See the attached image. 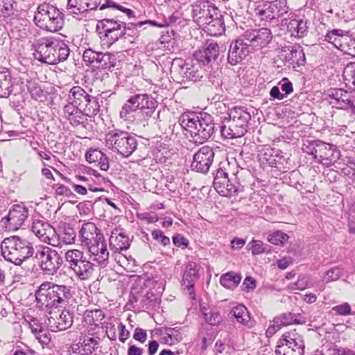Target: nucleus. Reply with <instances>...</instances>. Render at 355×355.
Segmentation results:
<instances>
[{"label": "nucleus", "instance_id": "obj_1", "mask_svg": "<svg viewBox=\"0 0 355 355\" xmlns=\"http://www.w3.org/2000/svg\"><path fill=\"white\" fill-rule=\"evenodd\" d=\"M81 245L85 247L91 260L97 264L106 266L108 263L109 251L103 234L94 223H84L78 232Z\"/></svg>", "mask_w": 355, "mask_h": 355}, {"label": "nucleus", "instance_id": "obj_2", "mask_svg": "<svg viewBox=\"0 0 355 355\" xmlns=\"http://www.w3.org/2000/svg\"><path fill=\"white\" fill-rule=\"evenodd\" d=\"M179 121L181 126L190 133L195 144H203L215 132L214 118L207 112H185L181 115Z\"/></svg>", "mask_w": 355, "mask_h": 355}, {"label": "nucleus", "instance_id": "obj_3", "mask_svg": "<svg viewBox=\"0 0 355 355\" xmlns=\"http://www.w3.org/2000/svg\"><path fill=\"white\" fill-rule=\"evenodd\" d=\"M34 49L35 58L48 64H56L64 61L70 53L65 43L53 37L39 39L35 44Z\"/></svg>", "mask_w": 355, "mask_h": 355}, {"label": "nucleus", "instance_id": "obj_4", "mask_svg": "<svg viewBox=\"0 0 355 355\" xmlns=\"http://www.w3.org/2000/svg\"><path fill=\"white\" fill-rule=\"evenodd\" d=\"M71 296L70 286L51 282H43L35 292L37 305L40 309L66 304Z\"/></svg>", "mask_w": 355, "mask_h": 355}, {"label": "nucleus", "instance_id": "obj_5", "mask_svg": "<svg viewBox=\"0 0 355 355\" xmlns=\"http://www.w3.org/2000/svg\"><path fill=\"white\" fill-rule=\"evenodd\" d=\"M1 249L4 259L16 266H20L34 254L32 244L17 236L4 239Z\"/></svg>", "mask_w": 355, "mask_h": 355}, {"label": "nucleus", "instance_id": "obj_6", "mask_svg": "<svg viewBox=\"0 0 355 355\" xmlns=\"http://www.w3.org/2000/svg\"><path fill=\"white\" fill-rule=\"evenodd\" d=\"M250 114L241 107H235L229 112V119L220 126L221 136L225 139L238 138L247 132Z\"/></svg>", "mask_w": 355, "mask_h": 355}, {"label": "nucleus", "instance_id": "obj_7", "mask_svg": "<svg viewBox=\"0 0 355 355\" xmlns=\"http://www.w3.org/2000/svg\"><path fill=\"white\" fill-rule=\"evenodd\" d=\"M34 21L41 29L49 32H57L64 25V15L56 7L44 3L38 6L35 13Z\"/></svg>", "mask_w": 355, "mask_h": 355}, {"label": "nucleus", "instance_id": "obj_8", "mask_svg": "<svg viewBox=\"0 0 355 355\" xmlns=\"http://www.w3.org/2000/svg\"><path fill=\"white\" fill-rule=\"evenodd\" d=\"M105 145L123 157H128L137 149V140L128 132L114 129L106 134Z\"/></svg>", "mask_w": 355, "mask_h": 355}, {"label": "nucleus", "instance_id": "obj_9", "mask_svg": "<svg viewBox=\"0 0 355 355\" xmlns=\"http://www.w3.org/2000/svg\"><path fill=\"white\" fill-rule=\"evenodd\" d=\"M68 101L83 110L88 117L96 116L100 111L98 98L90 95L80 86L73 87L69 93Z\"/></svg>", "mask_w": 355, "mask_h": 355}, {"label": "nucleus", "instance_id": "obj_10", "mask_svg": "<svg viewBox=\"0 0 355 355\" xmlns=\"http://www.w3.org/2000/svg\"><path fill=\"white\" fill-rule=\"evenodd\" d=\"M304 352L303 337L295 329L284 334L279 339L275 349L277 355H303Z\"/></svg>", "mask_w": 355, "mask_h": 355}, {"label": "nucleus", "instance_id": "obj_11", "mask_svg": "<svg viewBox=\"0 0 355 355\" xmlns=\"http://www.w3.org/2000/svg\"><path fill=\"white\" fill-rule=\"evenodd\" d=\"M41 270L46 275H53L63 263L62 257L57 250L49 246H40L35 252Z\"/></svg>", "mask_w": 355, "mask_h": 355}, {"label": "nucleus", "instance_id": "obj_12", "mask_svg": "<svg viewBox=\"0 0 355 355\" xmlns=\"http://www.w3.org/2000/svg\"><path fill=\"white\" fill-rule=\"evenodd\" d=\"M288 11L286 0L259 2L254 9V15L261 21L270 22L283 17Z\"/></svg>", "mask_w": 355, "mask_h": 355}, {"label": "nucleus", "instance_id": "obj_13", "mask_svg": "<svg viewBox=\"0 0 355 355\" xmlns=\"http://www.w3.org/2000/svg\"><path fill=\"white\" fill-rule=\"evenodd\" d=\"M325 100L333 107L345 110L355 115V94L340 88L330 89L325 94Z\"/></svg>", "mask_w": 355, "mask_h": 355}, {"label": "nucleus", "instance_id": "obj_14", "mask_svg": "<svg viewBox=\"0 0 355 355\" xmlns=\"http://www.w3.org/2000/svg\"><path fill=\"white\" fill-rule=\"evenodd\" d=\"M102 27L104 32L103 41L110 46L126 34V23L116 18H105L98 21V27Z\"/></svg>", "mask_w": 355, "mask_h": 355}, {"label": "nucleus", "instance_id": "obj_15", "mask_svg": "<svg viewBox=\"0 0 355 355\" xmlns=\"http://www.w3.org/2000/svg\"><path fill=\"white\" fill-rule=\"evenodd\" d=\"M171 71L178 82L184 80L196 82L201 77L196 66L186 62L182 59L173 60Z\"/></svg>", "mask_w": 355, "mask_h": 355}, {"label": "nucleus", "instance_id": "obj_16", "mask_svg": "<svg viewBox=\"0 0 355 355\" xmlns=\"http://www.w3.org/2000/svg\"><path fill=\"white\" fill-rule=\"evenodd\" d=\"M32 232L42 241L52 246L58 245L57 232L46 221L34 219L31 226Z\"/></svg>", "mask_w": 355, "mask_h": 355}, {"label": "nucleus", "instance_id": "obj_17", "mask_svg": "<svg viewBox=\"0 0 355 355\" xmlns=\"http://www.w3.org/2000/svg\"><path fill=\"white\" fill-rule=\"evenodd\" d=\"M215 156L214 148L209 146L201 147L193 155L191 167L192 170L202 173L209 171Z\"/></svg>", "mask_w": 355, "mask_h": 355}, {"label": "nucleus", "instance_id": "obj_18", "mask_svg": "<svg viewBox=\"0 0 355 355\" xmlns=\"http://www.w3.org/2000/svg\"><path fill=\"white\" fill-rule=\"evenodd\" d=\"M242 35L250 47L252 46L256 49L266 47L272 39V32L268 28L249 29Z\"/></svg>", "mask_w": 355, "mask_h": 355}, {"label": "nucleus", "instance_id": "obj_19", "mask_svg": "<svg viewBox=\"0 0 355 355\" xmlns=\"http://www.w3.org/2000/svg\"><path fill=\"white\" fill-rule=\"evenodd\" d=\"M28 216V209L24 205H14L8 216L1 219V223L8 230H18Z\"/></svg>", "mask_w": 355, "mask_h": 355}, {"label": "nucleus", "instance_id": "obj_20", "mask_svg": "<svg viewBox=\"0 0 355 355\" xmlns=\"http://www.w3.org/2000/svg\"><path fill=\"white\" fill-rule=\"evenodd\" d=\"M218 169H222L225 172L226 175L238 185L244 181L245 177L250 175V171L243 167L239 159L235 157L227 158V162L223 163Z\"/></svg>", "mask_w": 355, "mask_h": 355}, {"label": "nucleus", "instance_id": "obj_21", "mask_svg": "<svg viewBox=\"0 0 355 355\" xmlns=\"http://www.w3.org/2000/svg\"><path fill=\"white\" fill-rule=\"evenodd\" d=\"M218 9L207 1H197L193 5L192 14L193 21L201 27L207 20L218 14Z\"/></svg>", "mask_w": 355, "mask_h": 355}, {"label": "nucleus", "instance_id": "obj_22", "mask_svg": "<svg viewBox=\"0 0 355 355\" xmlns=\"http://www.w3.org/2000/svg\"><path fill=\"white\" fill-rule=\"evenodd\" d=\"M250 51V47L242 35L231 43L227 61L231 65H236L241 62L249 54Z\"/></svg>", "mask_w": 355, "mask_h": 355}, {"label": "nucleus", "instance_id": "obj_23", "mask_svg": "<svg viewBox=\"0 0 355 355\" xmlns=\"http://www.w3.org/2000/svg\"><path fill=\"white\" fill-rule=\"evenodd\" d=\"M135 99L138 106V114L141 120L147 121L152 117L157 107V101L152 96L147 94H135Z\"/></svg>", "mask_w": 355, "mask_h": 355}, {"label": "nucleus", "instance_id": "obj_24", "mask_svg": "<svg viewBox=\"0 0 355 355\" xmlns=\"http://www.w3.org/2000/svg\"><path fill=\"white\" fill-rule=\"evenodd\" d=\"M199 266L196 262H189L185 268L182 286L183 289L187 291V294L190 298L195 299L194 285L195 282L199 279Z\"/></svg>", "mask_w": 355, "mask_h": 355}, {"label": "nucleus", "instance_id": "obj_25", "mask_svg": "<svg viewBox=\"0 0 355 355\" xmlns=\"http://www.w3.org/2000/svg\"><path fill=\"white\" fill-rule=\"evenodd\" d=\"M213 185L216 191L223 196L232 195L238 190V184L227 176L225 172L218 168L214 178Z\"/></svg>", "mask_w": 355, "mask_h": 355}, {"label": "nucleus", "instance_id": "obj_26", "mask_svg": "<svg viewBox=\"0 0 355 355\" xmlns=\"http://www.w3.org/2000/svg\"><path fill=\"white\" fill-rule=\"evenodd\" d=\"M339 156L340 152L336 146L320 141L315 160L324 166H330Z\"/></svg>", "mask_w": 355, "mask_h": 355}, {"label": "nucleus", "instance_id": "obj_27", "mask_svg": "<svg viewBox=\"0 0 355 355\" xmlns=\"http://www.w3.org/2000/svg\"><path fill=\"white\" fill-rule=\"evenodd\" d=\"M73 324V315L69 311L64 310L58 317H50L48 327L51 331L57 332L69 328Z\"/></svg>", "mask_w": 355, "mask_h": 355}, {"label": "nucleus", "instance_id": "obj_28", "mask_svg": "<svg viewBox=\"0 0 355 355\" xmlns=\"http://www.w3.org/2000/svg\"><path fill=\"white\" fill-rule=\"evenodd\" d=\"M228 317L232 321L235 320L248 328L254 327L255 324L254 320L251 319L248 309L241 304L233 306L228 314Z\"/></svg>", "mask_w": 355, "mask_h": 355}, {"label": "nucleus", "instance_id": "obj_29", "mask_svg": "<svg viewBox=\"0 0 355 355\" xmlns=\"http://www.w3.org/2000/svg\"><path fill=\"white\" fill-rule=\"evenodd\" d=\"M219 47L216 42H207L202 50L195 53V58L203 64H207L216 60L218 55Z\"/></svg>", "mask_w": 355, "mask_h": 355}, {"label": "nucleus", "instance_id": "obj_30", "mask_svg": "<svg viewBox=\"0 0 355 355\" xmlns=\"http://www.w3.org/2000/svg\"><path fill=\"white\" fill-rule=\"evenodd\" d=\"M110 246L115 252L126 250L130 247L129 237L121 228H115L110 237Z\"/></svg>", "mask_w": 355, "mask_h": 355}, {"label": "nucleus", "instance_id": "obj_31", "mask_svg": "<svg viewBox=\"0 0 355 355\" xmlns=\"http://www.w3.org/2000/svg\"><path fill=\"white\" fill-rule=\"evenodd\" d=\"M100 336L94 329H88L87 333L84 336L83 343L78 347V353H84L86 355H91L96 346L98 345Z\"/></svg>", "mask_w": 355, "mask_h": 355}, {"label": "nucleus", "instance_id": "obj_32", "mask_svg": "<svg viewBox=\"0 0 355 355\" xmlns=\"http://www.w3.org/2000/svg\"><path fill=\"white\" fill-rule=\"evenodd\" d=\"M85 159L89 163L94 164L103 171H107L110 167L108 157L98 149H89L85 153Z\"/></svg>", "mask_w": 355, "mask_h": 355}, {"label": "nucleus", "instance_id": "obj_33", "mask_svg": "<svg viewBox=\"0 0 355 355\" xmlns=\"http://www.w3.org/2000/svg\"><path fill=\"white\" fill-rule=\"evenodd\" d=\"M221 17L222 15L218 12V14L207 20L201 28L209 35H221L225 32L224 22Z\"/></svg>", "mask_w": 355, "mask_h": 355}, {"label": "nucleus", "instance_id": "obj_34", "mask_svg": "<svg viewBox=\"0 0 355 355\" xmlns=\"http://www.w3.org/2000/svg\"><path fill=\"white\" fill-rule=\"evenodd\" d=\"M287 29L292 37L302 38L308 32L307 21L301 18L291 19Z\"/></svg>", "mask_w": 355, "mask_h": 355}, {"label": "nucleus", "instance_id": "obj_35", "mask_svg": "<svg viewBox=\"0 0 355 355\" xmlns=\"http://www.w3.org/2000/svg\"><path fill=\"white\" fill-rule=\"evenodd\" d=\"M94 265L90 261L84 257L74 267H71V270L74 272L76 275L81 280L89 279L94 272Z\"/></svg>", "mask_w": 355, "mask_h": 355}, {"label": "nucleus", "instance_id": "obj_36", "mask_svg": "<svg viewBox=\"0 0 355 355\" xmlns=\"http://www.w3.org/2000/svg\"><path fill=\"white\" fill-rule=\"evenodd\" d=\"M138 112V106L134 95L123 105L120 112V117L124 121L132 122L135 121L136 115L139 116Z\"/></svg>", "mask_w": 355, "mask_h": 355}, {"label": "nucleus", "instance_id": "obj_37", "mask_svg": "<svg viewBox=\"0 0 355 355\" xmlns=\"http://www.w3.org/2000/svg\"><path fill=\"white\" fill-rule=\"evenodd\" d=\"M349 31L342 29H333L326 33L324 40L340 49L343 46L344 40H346V37L349 36Z\"/></svg>", "mask_w": 355, "mask_h": 355}, {"label": "nucleus", "instance_id": "obj_38", "mask_svg": "<svg viewBox=\"0 0 355 355\" xmlns=\"http://www.w3.org/2000/svg\"><path fill=\"white\" fill-rule=\"evenodd\" d=\"M284 51H288L285 55V60L287 62H296L298 66L303 65L306 62L305 54L300 46H292L285 47Z\"/></svg>", "mask_w": 355, "mask_h": 355}, {"label": "nucleus", "instance_id": "obj_39", "mask_svg": "<svg viewBox=\"0 0 355 355\" xmlns=\"http://www.w3.org/2000/svg\"><path fill=\"white\" fill-rule=\"evenodd\" d=\"M275 322L281 324L282 327L292 324L305 323V318L301 314H295L293 313H286L275 318Z\"/></svg>", "mask_w": 355, "mask_h": 355}, {"label": "nucleus", "instance_id": "obj_40", "mask_svg": "<svg viewBox=\"0 0 355 355\" xmlns=\"http://www.w3.org/2000/svg\"><path fill=\"white\" fill-rule=\"evenodd\" d=\"M241 278L240 274L232 271L223 274L220 278V282L225 288L233 290L240 284Z\"/></svg>", "mask_w": 355, "mask_h": 355}, {"label": "nucleus", "instance_id": "obj_41", "mask_svg": "<svg viewBox=\"0 0 355 355\" xmlns=\"http://www.w3.org/2000/svg\"><path fill=\"white\" fill-rule=\"evenodd\" d=\"M76 238V234L73 227L69 225L64 226L63 230L60 232L57 233L58 245H60L61 243L70 245L75 243Z\"/></svg>", "mask_w": 355, "mask_h": 355}, {"label": "nucleus", "instance_id": "obj_42", "mask_svg": "<svg viewBox=\"0 0 355 355\" xmlns=\"http://www.w3.org/2000/svg\"><path fill=\"white\" fill-rule=\"evenodd\" d=\"M105 318L104 312L101 309H94L87 311L85 313V319L92 327L89 329H99V324L102 323V320Z\"/></svg>", "mask_w": 355, "mask_h": 355}, {"label": "nucleus", "instance_id": "obj_43", "mask_svg": "<svg viewBox=\"0 0 355 355\" xmlns=\"http://www.w3.org/2000/svg\"><path fill=\"white\" fill-rule=\"evenodd\" d=\"M12 87L11 76L0 73V98H8L12 92Z\"/></svg>", "mask_w": 355, "mask_h": 355}, {"label": "nucleus", "instance_id": "obj_44", "mask_svg": "<svg viewBox=\"0 0 355 355\" xmlns=\"http://www.w3.org/2000/svg\"><path fill=\"white\" fill-rule=\"evenodd\" d=\"M160 298L158 295L153 292H148L141 299L140 304L142 309L153 310L159 306Z\"/></svg>", "mask_w": 355, "mask_h": 355}, {"label": "nucleus", "instance_id": "obj_45", "mask_svg": "<svg viewBox=\"0 0 355 355\" xmlns=\"http://www.w3.org/2000/svg\"><path fill=\"white\" fill-rule=\"evenodd\" d=\"M84 252L78 249L67 250L64 254V259L68 264V267L71 270L84 258Z\"/></svg>", "mask_w": 355, "mask_h": 355}, {"label": "nucleus", "instance_id": "obj_46", "mask_svg": "<svg viewBox=\"0 0 355 355\" xmlns=\"http://www.w3.org/2000/svg\"><path fill=\"white\" fill-rule=\"evenodd\" d=\"M103 52L96 51L89 48L85 49L83 55V59L85 62L98 68V64L101 61V55Z\"/></svg>", "mask_w": 355, "mask_h": 355}, {"label": "nucleus", "instance_id": "obj_47", "mask_svg": "<svg viewBox=\"0 0 355 355\" xmlns=\"http://www.w3.org/2000/svg\"><path fill=\"white\" fill-rule=\"evenodd\" d=\"M107 8H111L114 10H119L124 13L129 19L135 17V12L130 8H125L122 5L118 4L117 3L112 0H106L105 2L100 6V10H105Z\"/></svg>", "mask_w": 355, "mask_h": 355}, {"label": "nucleus", "instance_id": "obj_48", "mask_svg": "<svg viewBox=\"0 0 355 355\" xmlns=\"http://www.w3.org/2000/svg\"><path fill=\"white\" fill-rule=\"evenodd\" d=\"M275 153H279V149L264 147L260 150L259 154L260 161L263 164L272 166V165L275 164V159H274Z\"/></svg>", "mask_w": 355, "mask_h": 355}, {"label": "nucleus", "instance_id": "obj_49", "mask_svg": "<svg viewBox=\"0 0 355 355\" xmlns=\"http://www.w3.org/2000/svg\"><path fill=\"white\" fill-rule=\"evenodd\" d=\"M101 60L98 69L111 71L116 65V57L114 53H103Z\"/></svg>", "mask_w": 355, "mask_h": 355}, {"label": "nucleus", "instance_id": "obj_50", "mask_svg": "<svg viewBox=\"0 0 355 355\" xmlns=\"http://www.w3.org/2000/svg\"><path fill=\"white\" fill-rule=\"evenodd\" d=\"M313 286V284L311 282L310 277L307 275H301L298 277V279L295 283L290 284L288 285V288L292 291H302L306 288H311Z\"/></svg>", "mask_w": 355, "mask_h": 355}, {"label": "nucleus", "instance_id": "obj_51", "mask_svg": "<svg viewBox=\"0 0 355 355\" xmlns=\"http://www.w3.org/2000/svg\"><path fill=\"white\" fill-rule=\"evenodd\" d=\"M67 10L70 14L76 15L85 13V2L84 0H68Z\"/></svg>", "mask_w": 355, "mask_h": 355}, {"label": "nucleus", "instance_id": "obj_52", "mask_svg": "<svg viewBox=\"0 0 355 355\" xmlns=\"http://www.w3.org/2000/svg\"><path fill=\"white\" fill-rule=\"evenodd\" d=\"M166 341L171 345L180 342L182 340L180 330L177 328L168 327L165 329Z\"/></svg>", "mask_w": 355, "mask_h": 355}, {"label": "nucleus", "instance_id": "obj_53", "mask_svg": "<svg viewBox=\"0 0 355 355\" xmlns=\"http://www.w3.org/2000/svg\"><path fill=\"white\" fill-rule=\"evenodd\" d=\"M288 238L286 233L282 231H275L268 235V241L273 245H279L284 244Z\"/></svg>", "mask_w": 355, "mask_h": 355}, {"label": "nucleus", "instance_id": "obj_54", "mask_svg": "<svg viewBox=\"0 0 355 355\" xmlns=\"http://www.w3.org/2000/svg\"><path fill=\"white\" fill-rule=\"evenodd\" d=\"M14 0H0V16L8 17L13 14Z\"/></svg>", "mask_w": 355, "mask_h": 355}, {"label": "nucleus", "instance_id": "obj_55", "mask_svg": "<svg viewBox=\"0 0 355 355\" xmlns=\"http://www.w3.org/2000/svg\"><path fill=\"white\" fill-rule=\"evenodd\" d=\"M177 20V17H175L174 15L170 16L168 19H165L162 21V22H157L156 21L153 20H146L144 21H140L139 24L140 26H142L144 24H150L153 26H157L159 28H163L166 26H168L174 23H175Z\"/></svg>", "mask_w": 355, "mask_h": 355}, {"label": "nucleus", "instance_id": "obj_56", "mask_svg": "<svg viewBox=\"0 0 355 355\" xmlns=\"http://www.w3.org/2000/svg\"><path fill=\"white\" fill-rule=\"evenodd\" d=\"M320 142V140L306 141L303 144L302 150L305 153L312 155L315 159Z\"/></svg>", "mask_w": 355, "mask_h": 355}, {"label": "nucleus", "instance_id": "obj_57", "mask_svg": "<svg viewBox=\"0 0 355 355\" xmlns=\"http://www.w3.org/2000/svg\"><path fill=\"white\" fill-rule=\"evenodd\" d=\"M205 308L202 309V314L205 321L210 325H218L221 322V317L218 312L210 311L209 312L204 311Z\"/></svg>", "mask_w": 355, "mask_h": 355}, {"label": "nucleus", "instance_id": "obj_58", "mask_svg": "<svg viewBox=\"0 0 355 355\" xmlns=\"http://www.w3.org/2000/svg\"><path fill=\"white\" fill-rule=\"evenodd\" d=\"M343 76L346 85H349L352 84L355 86V64H348L345 68Z\"/></svg>", "mask_w": 355, "mask_h": 355}, {"label": "nucleus", "instance_id": "obj_59", "mask_svg": "<svg viewBox=\"0 0 355 355\" xmlns=\"http://www.w3.org/2000/svg\"><path fill=\"white\" fill-rule=\"evenodd\" d=\"M342 275V269L339 267H334L327 270L324 277V282L326 283L338 280Z\"/></svg>", "mask_w": 355, "mask_h": 355}, {"label": "nucleus", "instance_id": "obj_60", "mask_svg": "<svg viewBox=\"0 0 355 355\" xmlns=\"http://www.w3.org/2000/svg\"><path fill=\"white\" fill-rule=\"evenodd\" d=\"M340 50L352 57H355V39L346 37V40H344L343 46H342Z\"/></svg>", "mask_w": 355, "mask_h": 355}, {"label": "nucleus", "instance_id": "obj_61", "mask_svg": "<svg viewBox=\"0 0 355 355\" xmlns=\"http://www.w3.org/2000/svg\"><path fill=\"white\" fill-rule=\"evenodd\" d=\"M85 116L86 115L84 114L83 110L79 108L68 120L73 126H77L84 123Z\"/></svg>", "mask_w": 355, "mask_h": 355}, {"label": "nucleus", "instance_id": "obj_62", "mask_svg": "<svg viewBox=\"0 0 355 355\" xmlns=\"http://www.w3.org/2000/svg\"><path fill=\"white\" fill-rule=\"evenodd\" d=\"M34 336L35 338L39 341V343L42 345V347H44V346H47L51 340L50 333L49 332L48 330L45 329L35 334Z\"/></svg>", "mask_w": 355, "mask_h": 355}, {"label": "nucleus", "instance_id": "obj_63", "mask_svg": "<svg viewBox=\"0 0 355 355\" xmlns=\"http://www.w3.org/2000/svg\"><path fill=\"white\" fill-rule=\"evenodd\" d=\"M248 247L252 250L253 255L260 254L265 252L263 243L259 240H252L248 244Z\"/></svg>", "mask_w": 355, "mask_h": 355}, {"label": "nucleus", "instance_id": "obj_64", "mask_svg": "<svg viewBox=\"0 0 355 355\" xmlns=\"http://www.w3.org/2000/svg\"><path fill=\"white\" fill-rule=\"evenodd\" d=\"M274 159H275V164L272 165L271 167L277 168L278 170L282 171L286 168L285 164L287 163L286 157L282 151L279 150V153H275Z\"/></svg>", "mask_w": 355, "mask_h": 355}]
</instances>
